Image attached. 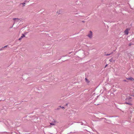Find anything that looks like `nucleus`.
<instances>
[{"instance_id": "1", "label": "nucleus", "mask_w": 134, "mask_h": 134, "mask_svg": "<svg viewBox=\"0 0 134 134\" xmlns=\"http://www.w3.org/2000/svg\"><path fill=\"white\" fill-rule=\"evenodd\" d=\"M88 36L90 38H91L92 37V32L91 31L89 33L88 35Z\"/></svg>"}, {"instance_id": "2", "label": "nucleus", "mask_w": 134, "mask_h": 134, "mask_svg": "<svg viewBox=\"0 0 134 134\" xmlns=\"http://www.w3.org/2000/svg\"><path fill=\"white\" fill-rule=\"evenodd\" d=\"M125 34L126 35H127L128 34V31L127 29H126L124 31Z\"/></svg>"}, {"instance_id": "3", "label": "nucleus", "mask_w": 134, "mask_h": 134, "mask_svg": "<svg viewBox=\"0 0 134 134\" xmlns=\"http://www.w3.org/2000/svg\"><path fill=\"white\" fill-rule=\"evenodd\" d=\"M131 98L130 97L129 98H127L126 99V101H131Z\"/></svg>"}, {"instance_id": "4", "label": "nucleus", "mask_w": 134, "mask_h": 134, "mask_svg": "<svg viewBox=\"0 0 134 134\" xmlns=\"http://www.w3.org/2000/svg\"><path fill=\"white\" fill-rule=\"evenodd\" d=\"M25 35L24 34H22V36H21V37H20V38H19V40H21L22 38L25 37Z\"/></svg>"}, {"instance_id": "5", "label": "nucleus", "mask_w": 134, "mask_h": 134, "mask_svg": "<svg viewBox=\"0 0 134 134\" xmlns=\"http://www.w3.org/2000/svg\"><path fill=\"white\" fill-rule=\"evenodd\" d=\"M127 79L128 80H131L132 81L134 80V79H133L131 77H129L128 78H127Z\"/></svg>"}, {"instance_id": "6", "label": "nucleus", "mask_w": 134, "mask_h": 134, "mask_svg": "<svg viewBox=\"0 0 134 134\" xmlns=\"http://www.w3.org/2000/svg\"><path fill=\"white\" fill-rule=\"evenodd\" d=\"M13 19L14 20H15V21H18V20H20L19 19H18V18H13Z\"/></svg>"}, {"instance_id": "7", "label": "nucleus", "mask_w": 134, "mask_h": 134, "mask_svg": "<svg viewBox=\"0 0 134 134\" xmlns=\"http://www.w3.org/2000/svg\"><path fill=\"white\" fill-rule=\"evenodd\" d=\"M7 46V45L4 46V47L2 48L1 49H0V50H2L4 48L6 47Z\"/></svg>"}, {"instance_id": "8", "label": "nucleus", "mask_w": 134, "mask_h": 134, "mask_svg": "<svg viewBox=\"0 0 134 134\" xmlns=\"http://www.w3.org/2000/svg\"><path fill=\"white\" fill-rule=\"evenodd\" d=\"M25 3H21L20 4H23V6H25Z\"/></svg>"}, {"instance_id": "9", "label": "nucleus", "mask_w": 134, "mask_h": 134, "mask_svg": "<svg viewBox=\"0 0 134 134\" xmlns=\"http://www.w3.org/2000/svg\"><path fill=\"white\" fill-rule=\"evenodd\" d=\"M50 124L51 125H55L54 124V123H50Z\"/></svg>"}, {"instance_id": "10", "label": "nucleus", "mask_w": 134, "mask_h": 134, "mask_svg": "<svg viewBox=\"0 0 134 134\" xmlns=\"http://www.w3.org/2000/svg\"><path fill=\"white\" fill-rule=\"evenodd\" d=\"M109 61L110 62H112V60H113V59L112 58H111V59H110V60H109Z\"/></svg>"}, {"instance_id": "11", "label": "nucleus", "mask_w": 134, "mask_h": 134, "mask_svg": "<svg viewBox=\"0 0 134 134\" xmlns=\"http://www.w3.org/2000/svg\"><path fill=\"white\" fill-rule=\"evenodd\" d=\"M112 53H113V52L111 53L110 54H105V55H110V54H111Z\"/></svg>"}, {"instance_id": "12", "label": "nucleus", "mask_w": 134, "mask_h": 134, "mask_svg": "<svg viewBox=\"0 0 134 134\" xmlns=\"http://www.w3.org/2000/svg\"><path fill=\"white\" fill-rule=\"evenodd\" d=\"M60 107L63 109H64V108L63 107H61V106H60Z\"/></svg>"}, {"instance_id": "13", "label": "nucleus", "mask_w": 134, "mask_h": 134, "mask_svg": "<svg viewBox=\"0 0 134 134\" xmlns=\"http://www.w3.org/2000/svg\"><path fill=\"white\" fill-rule=\"evenodd\" d=\"M125 103H126L127 104H130L129 103H127L126 102Z\"/></svg>"}, {"instance_id": "14", "label": "nucleus", "mask_w": 134, "mask_h": 134, "mask_svg": "<svg viewBox=\"0 0 134 134\" xmlns=\"http://www.w3.org/2000/svg\"><path fill=\"white\" fill-rule=\"evenodd\" d=\"M26 2V0L25 1V2H24V3H25Z\"/></svg>"}, {"instance_id": "15", "label": "nucleus", "mask_w": 134, "mask_h": 134, "mask_svg": "<svg viewBox=\"0 0 134 134\" xmlns=\"http://www.w3.org/2000/svg\"><path fill=\"white\" fill-rule=\"evenodd\" d=\"M51 127V126L50 125V126H49V127Z\"/></svg>"}, {"instance_id": "16", "label": "nucleus", "mask_w": 134, "mask_h": 134, "mask_svg": "<svg viewBox=\"0 0 134 134\" xmlns=\"http://www.w3.org/2000/svg\"><path fill=\"white\" fill-rule=\"evenodd\" d=\"M108 65L107 64L106 65H105V67H106Z\"/></svg>"}, {"instance_id": "17", "label": "nucleus", "mask_w": 134, "mask_h": 134, "mask_svg": "<svg viewBox=\"0 0 134 134\" xmlns=\"http://www.w3.org/2000/svg\"><path fill=\"white\" fill-rule=\"evenodd\" d=\"M85 80H87V79L86 78H85Z\"/></svg>"}, {"instance_id": "18", "label": "nucleus", "mask_w": 134, "mask_h": 134, "mask_svg": "<svg viewBox=\"0 0 134 134\" xmlns=\"http://www.w3.org/2000/svg\"><path fill=\"white\" fill-rule=\"evenodd\" d=\"M13 27V26H11V28H12V27Z\"/></svg>"}, {"instance_id": "19", "label": "nucleus", "mask_w": 134, "mask_h": 134, "mask_svg": "<svg viewBox=\"0 0 134 134\" xmlns=\"http://www.w3.org/2000/svg\"><path fill=\"white\" fill-rule=\"evenodd\" d=\"M124 81H126V80H124Z\"/></svg>"}, {"instance_id": "20", "label": "nucleus", "mask_w": 134, "mask_h": 134, "mask_svg": "<svg viewBox=\"0 0 134 134\" xmlns=\"http://www.w3.org/2000/svg\"><path fill=\"white\" fill-rule=\"evenodd\" d=\"M81 125H82V124H81Z\"/></svg>"}]
</instances>
